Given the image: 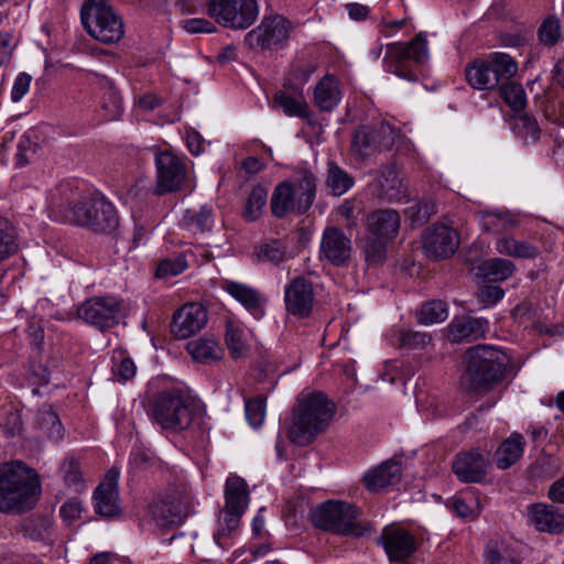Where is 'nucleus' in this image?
<instances>
[{"instance_id": "12", "label": "nucleus", "mask_w": 564, "mask_h": 564, "mask_svg": "<svg viewBox=\"0 0 564 564\" xmlns=\"http://www.w3.org/2000/svg\"><path fill=\"white\" fill-rule=\"evenodd\" d=\"M357 513L348 502L326 501L312 512V521L316 528L338 534L357 535Z\"/></svg>"}, {"instance_id": "57", "label": "nucleus", "mask_w": 564, "mask_h": 564, "mask_svg": "<svg viewBox=\"0 0 564 564\" xmlns=\"http://www.w3.org/2000/svg\"><path fill=\"white\" fill-rule=\"evenodd\" d=\"M316 65L311 62L297 63L293 66L289 80L294 85H303L308 82L311 76L315 73Z\"/></svg>"}, {"instance_id": "6", "label": "nucleus", "mask_w": 564, "mask_h": 564, "mask_svg": "<svg viewBox=\"0 0 564 564\" xmlns=\"http://www.w3.org/2000/svg\"><path fill=\"white\" fill-rule=\"evenodd\" d=\"M80 19L89 35L101 43H116L124 35L122 19L109 0H85Z\"/></svg>"}, {"instance_id": "5", "label": "nucleus", "mask_w": 564, "mask_h": 564, "mask_svg": "<svg viewBox=\"0 0 564 564\" xmlns=\"http://www.w3.org/2000/svg\"><path fill=\"white\" fill-rule=\"evenodd\" d=\"M467 368L464 384L467 390H487L499 381L507 368V357L491 346H477L467 351Z\"/></svg>"}, {"instance_id": "47", "label": "nucleus", "mask_w": 564, "mask_h": 564, "mask_svg": "<svg viewBox=\"0 0 564 564\" xmlns=\"http://www.w3.org/2000/svg\"><path fill=\"white\" fill-rule=\"evenodd\" d=\"M448 316L447 306L443 301L434 300L422 305L417 313L420 324L432 325L444 322Z\"/></svg>"}, {"instance_id": "16", "label": "nucleus", "mask_w": 564, "mask_h": 564, "mask_svg": "<svg viewBox=\"0 0 564 564\" xmlns=\"http://www.w3.org/2000/svg\"><path fill=\"white\" fill-rule=\"evenodd\" d=\"M290 33V23L283 17L264 18L247 33L245 41L252 50H267L283 43Z\"/></svg>"}, {"instance_id": "50", "label": "nucleus", "mask_w": 564, "mask_h": 564, "mask_svg": "<svg viewBox=\"0 0 564 564\" xmlns=\"http://www.w3.org/2000/svg\"><path fill=\"white\" fill-rule=\"evenodd\" d=\"M274 102L283 109V112L291 117L306 118L308 109L305 101L293 98L288 94L280 91L274 96Z\"/></svg>"}, {"instance_id": "61", "label": "nucleus", "mask_w": 564, "mask_h": 564, "mask_svg": "<svg viewBox=\"0 0 564 564\" xmlns=\"http://www.w3.org/2000/svg\"><path fill=\"white\" fill-rule=\"evenodd\" d=\"M82 512L83 506L79 501L65 502L59 510L61 517L68 524L80 518Z\"/></svg>"}, {"instance_id": "62", "label": "nucleus", "mask_w": 564, "mask_h": 564, "mask_svg": "<svg viewBox=\"0 0 564 564\" xmlns=\"http://www.w3.org/2000/svg\"><path fill=\"white\" fill-rule=\"evenodd\" d=\"M186 144L189 152L194 155H198L204 151V140L195 130H188L186 132Z\"/></svg>"}, {"instance_id": "56", "label": "nucleus", "mask_w": 564, "mask_h": 564, "mask_svg": "<svg viewBox=\"0 0 564 564\" xmlns=\"http://www.w3.org/2000/svg\"><path fill=\"white\" fill-rule=\"evenodd\" d=\"M155 457L147 448L133 447L130 454L129 465L135 470L148 469L154 464Z\"/></svg>"}, {"instance_id": "29", "label": "nucleus", "mask_w": 564, "mask_h": 564, "mask_svg": "<svg viewBox=\"0 0 564 564\" xmlns=\"http://www.w3.org/2000/svg\"><path fill=\"white\" fill-rule=\"evenodd\" d=\"M529 517L539 531L557 534L564 530V518L553 507L543 503L534 505L530 509Z\"/></svg>"}, {"instance_id": "2", "label": "nucleus", "mask_w": 564, "mask_h": 564, "mask_svg": "<svg viewBox=\"0 0 564 564\" xmlns=\"http://www.w3.org/2000/svg\"><path fill=\"white\" fill-rule=\"evenodd\" d=\"M334 412V404L323 392L302 393L286 429L289 440L301 446L310 444L326 429Z\"/></svg>"}, {"instance_id": "53", "label": "nucleus", "mask_w": 564, "mask_h": 564, "mask_svg": "<svg viewBox=\"0 0 564 564\" xmlns=\"http://www.w3.org/2000/svg\"><path fill=\"white\" fill-rule=\"evenodd\" d=\"M187 269V262L183 256L162 260L155 271L156 278L166 279L176 276Z\"/></svg>"}, {"instance_id": "63", "label": "nucleus", "mask_w": 564, "mask_h": 564, "mask_svg": "<svg viewBox=\"0 0 564 564\" xmlns=\"http://www.w3.org/2000/svg\"><path fill=\"white\" fill-rule=\"evenodd\" d=\"M12 41L9 34L0 33V66L7 64L12 54Z\"/></svg>"}, {"instance_id": "10", "label": "nucleus", "mask_w": 564, "mask_h": 564, "mask_svg": "<svg viewBox=\"0 0 564 564\" xmlns=\"http://www.w3.org/2000/svg\"><path fill=\"white\" fill-rule=\"evenodd\" d=\"M399 228L400 215L393 209H379L368 215L369 238L365 243V253L369 261H382L384 246L395 237Z\"/></svg>"}, {"instance_id": "8", "label": "nucleus", "mask_w": 564, "mask_h": 564, "mask_svg": "<svg viewBox=\"0 0 564 564\" xmlns=\"http://www.w3.org/2000/svg\"><path fill=\"white\" fill-rule=\"evenodd\" d=\"M151 413L162 429L180 432L192 424L194 406L182 391L172 389L155 397Z\"/></svg>"}, {"instance_id": "20", "label": "nucleus", "mask_w": 564, "mask_h": 564, "mask_svg": "<svg viewBox=\"0 0 564 564\" xmlns=\"http://www.w3.org/2000/svg\"><path fill=\"white\" fill-rule=\"evenodd\" d=\"M382 546L391 562H402L417 550L415 536L400 525H387L381 533Z\"/></svg>"}, {"instance_id": "39", "label": "nucleus", "mask_w": 564, "mask_h": 564, "mask_svg": "<svg viewBox=\"0 0 564 564\" xmlns=\"http://www.w3.org/2000/svg\"><path fill=\"white\" fill-rule=\"evenodd\" d=\"M185 227L193 232H206L214 226V213L209 205L200 206L198 209H187L183 216Z\"/></svg>"}, {"instance_id": "14", "label": "nucleus", "mask_w": 564, "mask_h": 564, "mask_svg": "<svg viewBox=\"0 0 564 564\" xmlns=\"http://www.w3.org/2000/svg\"><path fill=\"white\" fill-rule=\"evenodd\" d=\"M398 135V131L388 123H381L377 128L362 126L352 135L351 151L360 159H365L377 150L390 149Z\"/></svg>"}, {"instance_id": "15", "label": "nucleus", "mask_w": 564, "mask_h": 564, "mask_svg": "<svg viewBox=\"0 0 564 564\" xmlns=\"http://www.w3.org/2000/svg\"><path fill=\"white\" fill-rule=\"evenodd\" d=\"M189 512V497L184 490L172 489L151 505V514L159 527L181 524Z\"/></svg>"}, {"instance_id": "59", "label": "nucleus", "mask_w": 564, "mask_h": 564, "mask_svg": "<svg viewBox=\"0 0 564 564\" xmlns=\"http://www.w3.org/2000/svg\"><path fill=\"white\" fill-rule=\"evenodd\" d=\"M181 25L188 33H213L216 30L213 22L200 18L183 20Z\"/></svg>"}, {"instance_id": "9", "label": "nucleus", "mask_w": 564, "mask_h": 564, "mask_svg": "<svg viewBox=\"0 0 564 564\" xmlns=\"http://www.w3.org/2000/svg\"><path fill=\"white\" fill-rule=\"evenodd\" d=\"M429 58L426 37L419 33L408 44L400 42L387 45L383 57V69L400 78L414 82L417 75L413 68L414 64H422Z\"/></svg>"}, {"instance_id": "25", "label": "nucleus", "mask_w": 564, "mask_h": 564, "mask_svg": "<svg viewBox=\"0 0 564 564\" xmlns=\"http://www.w3.org/2000/svg\"><path fill=\"white\" fill-rule=\"evenodd\" d=\"M478 220L484 231L490 234L509 232L521 224L520 215L503 209H486L478 213Z\"/></svg>"}, {"instance_id": "46", "label": "nucleus", "mask_w": 564, "mask_h": 564, "mask_svg": "<svg viewBox=\"0 0 564 564\" xmlns=\"http://www.w3.org/2000/svg\"><path fill=\"white\" fill-rule=\"evenodd\" d=\"M268 200V191L262 185H256L246 203L243 216L247 220L253 221L260 218Z\"/></svg>"}, {"instance_id": "34", "label": "nucleus", "mask_w": 564, "mask_h": 564, "mask_svg": "<svg viewBox=\"0 0 564 564\" xmlns=\"http://www.w3.org/2000/svg\"><path fill=\"white\" fill-rule=\"evenodd\" d=\"M524 445V437L520 433H512L496 452L497 467L507 469L516 464L523 455Z\"/></svg>"}, {"instance_id": "35", "label": "nucleus", "mask_w": 564, "mask_h": 564, "mask_svg": "<svg viewBox=\"0 0 564 564\" xmlns=\"http://www.w3.org/2000/svg\"><path fill=\"white\" fill-rule=\"evenodd\" d=\"M523 545L519 542H502L486 550L487 564H522Z\"/></svg>"}, {"instance_id": "48", "label": "nucleus", "mask_w": 564, "mask_h": 564, "mask_svg": "<svg viewBox=\"0 0 564 564\" xmlns=\"http://www.w3.org/2000/svg\"><path fill=\"white\" fill-rule=\"evenodd\" d=\"M326 184L334 195L340 196L352 187L354 178L336 164H329Z\"/></svg>"}, {"instance_id": "24", "label": "nucleus", "mask_w": 564, "mask_h": 564, "mask_svg": "<svg viewBox=\"0 0 564 564\" xmlns=\"http://www.w3.org/2000/svg\"><path fill=\"white\" fill-rule=\"evenodd\" d=\"M487 462L477 451L460 453L453 462L454 474L464 482H479L486 475Z\"/></svg>"}, {"instance_id": "4", "label": "nucleus", "mask_w": 564, "mask_h": 564, "mask_svg": "<svg viewBox=\"0 0 564 564\" xmlns=\"http://www.w3.org/2000/svg\"><path fill=\"white\" fill-rule=\"evenodd\" d=\"M61 209L66 220L97 232L112 231L118 226L115 206L102 197H79L78 193H72V200Z\"/></svg>"}, {"instance_id": "55", "label": "nucleus", "mask_w": 564, "mask_h": 564, "mask_svg": "<svg viewBox=\"0 0 564 564\" xmlns=\"http://www.w3.org/2000/svg\"><path fill=\"white\" fill-rule=\"evenodd\" d=\"M63 479L67 486H78L83 479V473L77 459L69 457L66 458L61 467Z\"/></svg>"}, {"instance_id": "37", "label": "nucleus", "mask_w": 564, "mask_h": 564, "mask_svg": "<svg viewBox=\"0 0 564 564\" xmlns=\"http://www.w3.org/2000/svg\"><path fill=\"white\" fill-rule=\"evenodd\" d=\"M516 270L511 260L505 258H492L481 262L478 267V275L488 281H505L510 278Z\"/></svg>"}, {"instance_id": "31", "label": "nucleus", "mask_w": 564, "mask_h": 564, "mask_svg": "<svg viewBox=\"0 0 564 564\" xmlns=\"http://www.w3.org/2000/svg\"><path fill=\"white\" fill-rule=\"evenodd\" d=\"M341 100L339 80L334 75H325L315 86L314 102L322 111H332Z\"/></svg>"}, {"instance_id": "21", "label": "nucleus", "mask_w": 564, "mask_h": 564, "mask_svg": "<svg viewBox=\"0 0 564 564\" xmlns=\"http://www.w3.org/2000/svg\"><path fill=\"white\" fill-rule=\"evenodd\" d=\"M284 303L289 314L300 318L307 317L314 304L312 283L303 276L291 280L284 289Z\"/></svg>"}, {"instance_id": "1", "label": "nucleus", "mask_w": 564, "mask_h": 564, "mask_svg": "<svg viewBox=\"0 0 564 564\" xmlns=\"http://www.w3.org/2000/svg\"><path fill=\"white\" fill-rule=\"evenodd\" d=\"M41 494L35 469L21 460L0 466V512L22 513L34 507Z\"/></svg>"}, {"instance_id": "11", "label": "nucleus", "mask_w": 564, "mask_h": 564, "mask_svg": "<svg viewBox=\"0 0 564 564\" xmlns=\"http://www.w3.org/2000/svg\"><path fill=\"white\" fill-rule=\"evenodd\" d=\"M208 14L218 24L232 30H246L259 14L256 0H210Z\"/></svg>"}, {"instance_id": "18", "label": "nucleus", "mask_w": 564, "mask_h": 564, "mask_svg": "<svg viewBox=\"0 0 564 564\" xmlns=\"http://www.w3.org/2000/svg\"><path fill=\"white\" fill-rule=\"evenodd\" d=\"M459 238L456 230L443 224L429 227L423 235V248L429 258L445 259L457 250Z\"/></svg>"}, {"instance_id": "38", "label": "nucleus", "mask_w": 564, "mask_h": 564, "mask_svg": "<svg viewBox=\"0 0 564 564\" xmlns=\"http://www.w3.org/2000/svg\"><path fill=\"white\" fill-rule=\"evenodd\" d=\"M21 532L24 536L41 541L45 544L53 543L54 528L48 518H32L23 521Z\"/></svg>"}, {"instance_id": "3", "label": "nucleus", "mask_w": 564, "mask_h": 564, "mask_svg": "<svg viewBox=\"0 0 564 564\" xmlns=\"http://www.w3.org/2000/svg\"><path fill=\"white\" fill-rule=\"evenodd\" d=\"M316 195V177L310 170L297 167L292 181L278 184L271 196V212L278 218L306 213Z\"/></svg>"}, {"instance_id": "26", "label": "nucleus", "mask_w": 564, "mask_h": 564, "mask_svg": "<svg viewBox=\"0 0 564 564\" xmlns=\"http://www.w3.org/2000/svg\"><path fill=\"white\" fill-rule=\"evenodd\" d=\"M401 479V465L395 460H387L368 470L364 476L366 488L369 491H379L389 486L397 485Z\"/></svg>"}, {"instance_id": "33", "label": "nucleus", "mask_w": 564, "mask_h": 564, "mask_svg": "<svg viewBox=\"0 0 564 564\" xmlns=\"http://www.w3.org/2000/svg\"><path fill=\"white\" fill-rule=\"evenodd\" d=\"M186 350L195 361L202 364L218 361L224 356L220 344L210 337H200L188 341Z\"/></svg>"}, {"instance_id": "40", "label": "nucleus", "mask_w": 564, "mask_h": 564, "mask_svg": "<svg viewBox=\"0 0 564 564\" xmlns=\"http://www.w3.org/2000/svg\"><path fill=\"white\" fill-rule=\"evenodd\" d=\"M101 109L106 120H116L123 111L122 98L112 82L106 80L102 86Z\"/></svg>"}, {"instance_id": "7", "label": "nucleus", "mask_w": 564, "mask_h": 564, "mask_svg": "<svg viewBox=\"0 0 564 564\" xmlns=\"http://www.w3.org/2000/svg\"><path fill=\"white\" fill-rule=\"evenodd\" d=\"M518 72L517 62L507 53L495 52L485 59H476L465 68L467 83L478 90H491Z\"/></svg>"}, {"instance_id": "52", "label": "nucleus", "mask_w": 564, "mask_h": 564, "mask_svg": "<svg viewBox=\"0 0 564 564\" xmlns=\"http://www.w3.org/2000/svg\"><path fill=\"white\" fill-rule=\"evenodd\" d=\"M265 398L256 397L249 399L245 404V412L248 423L252 427H259L262 425L265 417Z\"/></svg>"}, {"instance_id": "44", "label": "nucleus", "mask_w": 564, "mask_h": 564, "mask_svg": "<svg viewBox=\"0 0 564 564\" xmlns=\"http://www.w3.org/2000/svg\"><path fill=\"white\" fill-rule=\"evenodd\" d=\"M499 94L503 101L513 110L522 111L527 106V95L523 87L510 79L502 82Z\"/></svg>"}, {"instance_id": "41", "label": "nucleus", "mask_w": 564, "mask_h": 564, "mask_svg": "<svg viewBox=\"0 0 564 564\" xmlns=\"http://www.w3.org/2000/svg\"><path fill=\"white\" fill-rule=\"evenodd\" d=\"M19 249L18 235L12 223L0 215V263L11 258Z\"/></svg>"}, {"instance_id": "17", "label": "nucleus", "mask_w": 564, "mask_h": 564, "mask_svg": "<svg viewBox=\"0 0 564 564\" xmlns=\"http://www.w3.org/2000/svg\"><path fill=\"white\" fill-rule=\"evenodd\" d=\"M156 193L164 194L181 188L186 175L184 161L170 151H163L155 156Z\"/></svg>"}, {"instance_id": "28", "label": "nucleus", "mask_w": 564, "mask_h": 564, "mask_svg": "<svg viewBox=\"0 0 564 564\" xmlns=\"http://www.w3.org/2000/svg\"><path fill=\"white\" fill-rule=\"evenodd\" d=\"M495 248L498 253L521 260H535L540 254V248L529 240L517 239L511 235L500 237Z\"/></svg>"}, {"instance_id": "22", "label": "nucleus", "mask_w": 564, "mask_h": 564, "mask_svg": "<svg viewBox=\"0 0 564 564\" xmlns=\"http://www.w3.org/2000/svg\"><path fill=\"white\" fill-rule=\"evenodd\" d=\"M119 473L111 469L94 492V508L97 514L104 518H113L120 514L121 508L118 495Z\"/></svg>"}, {"instance_id": "58", "label": "nucleus", "mask_w": 564, "mask_h": 564, "mask_svg": "<svg viewBox=\"0 0 564 564\" xmlns=\"http://www.w3.org/2000/svg\"><path fill=\"white\" fill-rule=\"evenodd\" d=\"M32 83V76L28 73H20L15 77L11 88V100L19 102L29 93Z\"/></svg>"}, {"instance_id": "49", "label": "nucleus", "mask_w": 564, "mask_h": 564, "mask_svg": "<svg viewBox=\"0 0 564 564\" xmlns=\"http://www.w3.org/2000/svg\"><path fill=\"white\" fill-rule=\"evenodd\" d=\"M257 257L260 261L280 264L286 261L291 256L283 242L273 240L262 245L257 252Z\"/></svg>"}, {"instance_id": "45", "label": "nucleus", "mask_w": 564, "mask_h": 564, "mask_svg": "<svg viewBox=\"0 0 564 564\" xmlns=\"http://www.w3.org/2000/svg\"><path fill=\"white\" fill-rule=\"evenodd\" d=\"M540 44L552 47L562 37L561 21L556 15L546 17L540 24L536 32Z\"/></svg>"}, {"instance_id": "19", "label": "nucleus", "mask_w": 564, "mask_h": 564, "mask_svg": "<svg viewBox=\"0 0 564 564\" xmlns=\"http://www.w3.org/2000/svg\"><path fill=\"white\" fill-rule=\"evenodd\" d=\"M208 315L203 304L185 303L174 314L171 332L177 338L185 339L199 333L206 325Z\"/></svg>"}, {"instance_id": "27", "label": "nucleus", "mask_w": 564, "mask_h": 564, "mask_svg": "<svg viewBox=\"0 0 564 564\" xmlns=\"http://www.w3.org/2000/svg\"><path fill=\"white\" fill-rule=\"evenodd\" d=\"M488 322L482 318L460 317L454 318L448 325V338L453 343L476 340L484 336Z\"/></svg>"}, {"instance_id": "23", "label": "nucleus", "mask_w": 564, "mask_h": 564, "mask_svg": "<svg viewBox=\"0 0 564 564\" xmlns=\"http://www.w3.org/2000/svg\"><path fill=\"white\" fill-rule=\"evenodd\" d=\"M321 252L330 263L339 265L350 257L351 242L340 229L328 227L322 237Z\"/></svg>"}, {"instance_id": "51", "label": "nucleus", "mask_w": 564, "mask_h": 564, "mask_svg": "<svg viewBox=\"0 0 564 564\" xmlns=\"http://www.w3.org/2000/svg\"><path fill=\"white\" fill-rule=\"evenodd\" d=\"M400 347L409 350H424L432 343V337L427 333L402 330L398 338Z\"/></svg>"}, {"instance_id": "13", "label": "nucleus", "mask_w": 564, "mask_h": 564, "mask_svg": "<svg viewBox=\"0 0 564 564\" xmlns=\"http://www.w3.org/2000/svg\"><path fill=\"white\" fill-rule=\"evenodd\" d=\"M120 311V301L115 296L107 295L86 300L78 307L77 314L85 323L105 330L119 323Z\"/></svg>"}, {"instance_id": "42", "label": "nucleus", "mask_w": 564, "mask_h": 564, "mask_svg": "<svg viewBox=\"0 0 564 564\" xmlns=\"http://www.w3.org/2000/svg\"><path fill=\"white\" fill-rule=\"evenodd\" d=\"M242 514L243 512L224 508L218 521V530L214 535L215 542L219 546H227L226 538L239 528Z\"/></svg>"}, {"instance_id": "54", "label": "nucleus", "mask_w": 564, "mask_h": 564, "mask_svg": "<svg viewBox=\"0 0 564 564\" xmlns=\"http://www.w3.org/2000/svg\"><path fill=\"white\" fill-rule=\"evenodd\" d=\"M112 371L119 380L127 381L135 376L137 367L130 357L120 352L112 357Z\"/></svg>"}, {"instance_id": "32", "label": "nucleus", "mask_w": 564, "mask_h": 564, "mask_svg": "<svg viewBox=\"0 0 564 564\" xmlns=\"http://www.w3.org/2000/svg\"><path fill=\"white\" fill-rule=\"evenodd\" d=\"M250 339L251 332L245 325L227 322L225 341L232 358L239 359L248 355Z\"/></svg>"}, {"instance_id": "64", "label": "nucleus", "mask_w": 564, "mask_h": 564, "mask_svg": "<svg viewBox=\"0 0 564 564\" xmlns=\"http://www.w3.org/2000/svg\"><path fill=\"white\" fill-rule=\"evenodd\" d=\"M31 378L33 383L47 384L50 382V371L41 364L31 365Z\"/></svg>"}, {"instance_id": "43", "label": "nucleus", "mask_w": 564, "mask_h": 564, "mask_svg": "<svg viewBox=\"0 0 564 564\" xmlns=\"http://www.w3.org/2000/svg\"><path fill=\"white\" fill-rule=\"evenodd\" d=\"M41 431L52 441H59L64 436L63 425L51 406H43L37 414Z\"/></svg>"}, {"instance_id": "36", "label": "nucleus", "mask_w": 564, "mask_h": 564, "mask_svg": "<svg viewBox=\"0 0 564 564\" xmlns=\"http://www.w3.org/2000/svg\"><path fill=\"white\" fill-rule=\"evenodd\" d=\"M249 505V491L245 479L230 477L225 486V508L232 511L246 512Z\"/></svg>"}, {"instance_id": "60", "label": "nucleus", "mask_w": 564, "mask_h": 564, "mask_svg": "<svg viewBox=\"0 0 564 564\" xmlns=\"http://www.w3.org/2000/svg\"><path fill=\"white\" fill-rule=\"evenodd\" d=\"M503 295V290L498 285H485L478 292L480 302L486 306L496 304Z\"/></svg>"}, {"instance_id": "30", "label": "nucleus", "mask_w": 564, "mask_h": 564, "mask_svg": "<svg viewBox=\"0 0 564 564\" xmlns=\"http://www.w3.org/2000/svg\"><path fill=\"white\" fill-rule=\"evenodd\" d=\"M226 291L256 318H261L264 314V300L261 294L249 285L239 282H227Z\"/></svg>"}]
</instances>
